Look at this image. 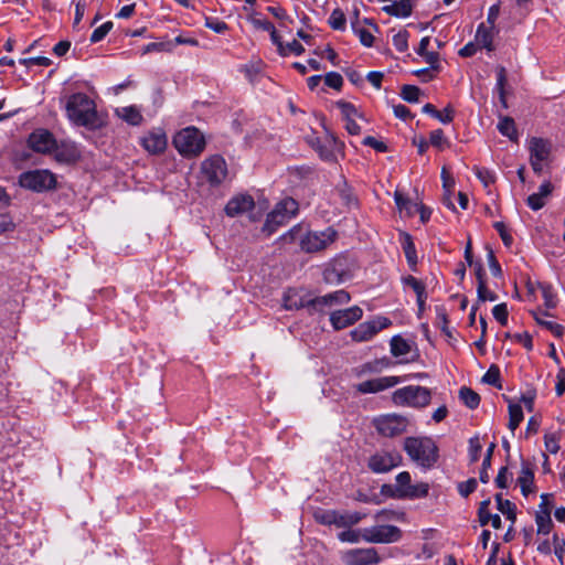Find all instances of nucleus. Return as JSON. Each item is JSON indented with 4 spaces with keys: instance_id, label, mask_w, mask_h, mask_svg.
<instances>
[{
    "instance_id": "obj_1",
    "label": "nucleus",
    "mask_w": 565,
    "mask_h": 565,
    "mask_svg": "<svg viewBox=\"0 0 565 565\" xmlns=\"http://www.w3.org/2000/svg\"><path fill=\"white\" fill-rule=\"evenodd\" d=\"M338 238V232L333 227L323 231H311L301 225H295L280 236L285 244L298 243L301 252L307 254L319 253L331 246Z\"/></svg>"
},
{
    "instance_id": "obj_2",
    "label": "nucleus",
    "mask_w": 565,
    "mask_h": 565,
    "mask_svg": "<svg viewBox=\"0 0 565 565\" xmlns=\"http://www.w3.org/2000/svg\"><path fill=\"white\" fill-rule=\"evenodd\" d=\"M64 109L67 119L76 126L89 130H98L105 126V120L98 114L95 102L84 93L67 96Z\"/></svg>"
},
{
    "instance_id": "obj_3",
    "label": "nucleus",
    "mask_w": 565,
    "mask_h": 565,
    "mask_svg": "<svg viewBox=\"0 0 565 565\" xmlns=\"http://www.w3.org/2000/svg\"><path fill=\"white\" fill-rule=\"evenodd\" d=\"M402 537V531L395 525H379L363 530H348L339 534V540L348 543H394Z\"/></svg>"
},
{
    "instance_id": "obj_4",
    "label": "nucleus",
    "mask_w": 565,
    "mask_h": 565,
    "mask_svg": "<svg viewBox=\"0 0 565 565\" xmlns=\"http://www.w3.org/2000/svg\"><path fill=\"white\" fill-rule=\"evenodd\" d=\"M404 450L413 461L424 468H430L438 459V448L428 437H407Z\"/></svg>"
},
{
    "instance_id": "obj_5",
    "label": "nucleus",
    "mask_w": 565,
    "mask_h": 565,
    "mask_svg": "<svg viewBox=\"0 0 565 565\" xmlns=\"http://www.w3.org/2000/svg\"><path fill=\"white\" fill-rule=\"evenodd\" d=\"M173 146L181 156L193 158L200 156L205 149V138L198 128L191 126L175 134Z\"/></svg>"
},
{
    "instance_id": "obj_6",
    "label": "nucleus",
    "mask_w": 565,
    "mask_h": 565,
    "mask_svg": "<svg viewBox=\"0 0 565 565\" xmlns=\"http://www.w3.org/2000/svg\"><path fill=\"white\" fill-rule=\"evenodd\" d=\"M298 212V202L291 198L280 201L275 209L267 215L263 226V232L267 235L273 234L276 230L289 221Z\"/></svg>"
},
{
    "instance_id": "obj_7",
    "label": "nucleus",
    "mask_w": 565,
    "mask_h": 565,
    "mask_svg": "<svg viewBox=\"0 0 565 565\" xmlns=\"http://www.w3.org/2000/svg\"><path fill=\"white\" fill-rule=\"evenodd\" d=\"M19 183L24 189L44 192L56 186V177L50 170L36 169L21 173Z\"/></svg>"
},
{
    "instance_id": "obj_8",
    "label": "nucleus",
    "mask_w": 565,
    "mask_h": 565,
    "mask_svg": "<svg viewBox=\"0 0 565 565\" xmlns=\"http://www.w3.org/2000/svg\"><path fill=\"white\" fill-rule=\"evenodd\" d=\"M393 401L396 405L424 407L430 402V392L423 386L409 385L396 390L393 393Z\"/></svg>"
},
{
    "instance_id": "obj_9",
    "label": "nucleus",
    "mask_w": 565,
    "mask_h": 565,
    "mask_svg": "<svg viewBox=\"0 0 565 565\" xmlns=\"http://www.w3.org/2000/svg\"><path fill=\"white\" fill-rule=\"evenodd\" d=\"M201 174L211 185H220L227 175L226 162L221 156H212L201 164Z\"/></svg>"
},
{
    "instance_id": "obj_10",
    "label": "nucleus",
    "mask_w": 565,
    "mask_h": 565,
    "mask_svg": "<svg viewBox=\"0 0 565 565\" xmlns=\"http://www.w3.org/2000/svg\"><path fill=\"white\" fill-rule=\"evenodd\" d=\"M407 425V419L396 414L382 415L374 419L376 430L385 437H394L403 434Z\"/></svg>"
},
{
    "instance_id": "obj_11",
    "label": "nucleus",
    "mask_w": 565,
    "mask_h": 565,
    "mask_svg": "<svg viewBox=\"0 0 565 565\" xmlns=\"http://www.w3.org/2000/svg\"><path fill=\"white\" fill-rule=\"evenodd\" d=\"M307 142L319 153L320 158L326 161L337 160V152H339L342 147V143L332 135H327L323 138L312 135L307 137Z\"/></svg>"
},
{
    "instance_id": "obj_12",
    "label": "nucleus",
    "mask_w": 565,
    "mask_h": 565,
    "mask_svg": "<svg viewBox=\"0 0 565 565\" xmlns=\"http://www.w3.org/2000/svg\"><path fill=\"white\" fill-rule=\"evenodd\" d=\"M402 457L396 451H377L369 458L367 467L374 473H385L399 466Z\"/></svg>"
},
{
    "instance_id": "obj_13",
    "label": "nucleus",
    "mask_w": 565,
    "mask_h": 565,
    "mask_svg": "<svg viewBox=\"0 0 565 565\" xmlns=\"http://www.w3.org/2000/svg\"><path fill=\"white\" fill-rule=\"evenodd\" d=\"M391 320L386 317H377L374 320L360 323L351 331L354 341L363 342L371 340L377 332L391 326Z\"/></svg>"
},
{
    "instance_id": "obj_14",
    "label": "nucleus",
    "mask_w": 565,
    "mask_h": 565,
    "mask_svg": "<svg viewBox=\"0 0 565 565\" xmlns=\"http://www.w3.org/2000/svg\"><path fill=\"white\" fill-rule=\"evenodd\" d=\"M28 146L35 152L50 153L56 147V139L46 129H35L28 138Z\"/></svg>"
},
{
    "instance_id": "obj_15",
    "label": "nucleus",
    "mask_w": 565,
    "mask_h": 565,
    "mask_svg": "<svg viewBox=\"0 0 565 565\" xmlns=\"http://www.w3.org/2000/svg\"><path fill=\"white\" fill-rule=\"evenodd\" d=\"M347 565H376L381 558L375 548H353L343 554Z\"/></svg>"
},
{
    "instance_id": "obj_16",
    "label": "nucleus",
    "mask_w": 565,
    "mask_h": 565,
    "mask_svg": "<svg viewBox=\"0 0 565 565\" xmlns=\"http://www.w3.org/2000/svg\"><path fill=\"white\" fill-rule=\"evenodd\" d=\"M362 316V309L359 306H353L343 310L333 311L330 315V322L335 330H341L359 321Z\"/></svg>"
},
{
    "instance_id": "obj_17",
    "label": "nucleus",
    "mask_w": 565,
    "mask_h": 565,
    "mask_svg": "<svg viewBox=\"0 0 565 565\" xmlns=\"http://www.w3.org/2000/svg\"><path fill=\"white\" fill-rule=\"evenodd\" d=\"M401 382L402 380L398 376H383L361 382L355 385V390L362 394L379 393L386 388L394 387Z\"/></svg>"
},
{
    "instance_id": "obj_18",
    "label": "nucleus",
    "mask_w": 565,
    "mask_h": 565,
    "mask_svg": "<svg viewBox=\"0 0 565 565\" xmlns=\"http://www.w3.org/2000/svg\"><path fill=\"white\" fill-rule=\"evenodd\" d=\"M140 141L145 150L151 154L163 152L168 145L167 136L160 128L148 131Z\"/></svg>"
},
{
    "instance_id": "obj_19",
    "label": "nucleus",
    "mask_w": 565,
    "mask_h": 565,
    "mask_svg": "<svg viewBox=\"0 0 565 565\" xmlns=\"http://www.w3.org/2000/svg\"><path fill=\"white\" fill-rule=\"evenodd\" d=\"M54 159L60 163L72 164L81 159V150L77 145L73 141L63 140L60 143L56 142V147L53 149Z\"/></svg>"
},
{
    "instance_id": "obj_20",
    "label": "nucleus",
    "mask_w": 565,
    "mask_h": 565,
    "mask_svg": "<svg viewBox=\"0 0 565 565\" xmlns=\"http://www.w3.org/2000/svg\"><path fill=\"white\" fill-rule=\"evenodd\" d=\"M255 205V202L250 195L247 194H241L232 198L226 206H225V213L226 215L234 217L242 213H245L249 210H252Z\"/></svg>"
},
{
    "instance_id": "obj_21",
    "label": "nucleus",
    "mask_w": 565,
    "mask_h": 565,
    "mask_svg": "<svg viewBox=\"0 0 565 565\" xmlns=\"http://www.w3.org/2000/svg\"><path fill=\"white\" fill-rule=\"evenodd\" d=\"M553 189L554 186L550 181H544L540 185L537 192L532 193L531 195L527 196V206L533 211H539L543 209L547 202V199L551 196Z\"/></svg>"
},
{
    "instance_id": "obj_22",
    "label": "nucleus",
    "mask_w": 565,
    "mask_h": 565,
    "mask_svg": "<svg viewBox=\"0 0 565 565\" xmlns=\"http://www.w3.org/2000/svg\"><path fill=\"white\" fill-rule=\"evenodd\" d=\"M343 262L344 259L341 257L335 258L329 267L326 268L323 277L328 284H341L349 277Z\"/></svg>"
},
{
    "instance_id": "obj_23",
    "label": "nucleus",
    "mask_w": 565,
    "mask_h": 565,
    "mask_svg": "<svg viewBox=\"0 0 565 565\" xmlns=\"http://www.w3.org/2000/svg\"><path fill=\"white\" fill-rule=\"evenodd\" d=\"M351 300L350 294L345 290H337L334 292L317 297L308 302L313 307H322L328 306L331 307L333 305H345Z\"/></svg>"
},
{
    "instance_id": "obj_24",
    "label": "nucleus",
    "mask_w": 565,
    "mask_h": 565,
    "mask_svg": "<svg viewBox=\"0 0 565 565\" xmlns=\"http://www.w3.org/2000/svg\"><path fill=\"white\" fill-rule=\"evenodd\" d=\"M530 160L547 161L550 157V143L537 137H533L529 143Z\"/></svg>"
},
{
    "instance_id": "obj_25",
    "label": "nucleus",
    "mask_w": 565,
    "mask_h": 565,
    "mask_svg": "<svg viewBox=\"0 0 565 565\" xmlns=\"http://www.w3.org/2000/svg\"><path fill=\"white\" fill-rule=\"evenodd\" d=\"M490 505V499L483 500L480 502L479 509H478V518L479 522L482 526L487 525L489 522H491V525L499 530L501 527V518L499 514H491L489 511Z\"/></svg>"
},
{
    "instance_id": "obj_26",
    "label": "nucleus",
    "mask_w": 565,
    "mask_h": 565,
    "mask_svg": "<svg viewBox=\"0 0 565 565\" xmlns=\"http://www.w3.org/2000/svg\"><path fill=\"white\" fill-rule=\"evenodd\" d=\"M412 9L411 0H398L382 8V10L388 15L397 18L409 17L412 14Z\"/></svg>"
},
{
    "instance_id": "obj_27",
    "label": "nucleus",
    "mask_w": 565,
    "mask_h": 565,
    "mask_svg": "<svg viewBox=\"0 0 565 565\" xmlns=\"http://www.w3.org/2000/svg\"><path fill=\"white\" fill-rule=\"evenodd\" d=\"M116 115L120 119L132 126H139L143 120L140 109L134 105L117 108Z\"/></svg>"
},
{
    "instance_id": "obj_28",
    "label": "nucleus",
    "mask_w": 565,
    "mask_h": 565,
    "mask_svg": "<svg viewBox=\"0 0 565 565\" xmlns=\"http://www.w3.org/2000/svg\"><path fill=\"white\" fill-rule=\"evenodd\" d=\"M532 315L540 326L550 330L554 335L561 337L563 334L564 328L561 324L556 323L555 321L547 320V317H550L547 311L537 310L533 311Z\"/></svg>"
},
{
    "instance_id": "obj_29",
    "label": "nucleus",
    "mask_w": 565,
    "mask_h": 565,
    "mask_svg": "<svg viewBox=\"0 0 565 565\" xmlns=\"http://www.w3.org/2000/svg\"><path fill=\"white\" fill-rule=\"evenodd\" d=\"M493 28L481 23L476 32V43L488 51H493Z\"/></svg>"
},
{
    "instance_id": "obj_30",
    "label": "nucleus",
    "mask_w": 565,
    "mask_h": 565,
    "mask_svg": "<svg viewBox=\"0 0 565 565\" xmlns=\"http://www.w3.org/2000/svg\"><path fill=\"white\" fill-rule=\"evenodd\" d=\"M401 244L409 267L415 270L417 265V254L412 236L403 233Z\"/></svg>"
},
{
    "instance_id": "obj_31",
    "label": "nucleus",
    "mask_w": 565,
    "mask_h": 565,
    "mask_svg": "<svg viewBox=\"0 0 565 565\" xmlns=\"http://www.w3.org/2000/svg\"><path fill=\"white\" fill-rule=\"evenodd\" d=\"M430 43V39L428 36H425L420 40L419 42V46L418 49L416 50V53L418 55H420L422 57H424L425 62L427 64H429L433 70H438L439 65H438V54L435 53V52H429L427 50L428 45Z\"/></svg>"
},
{
    "instance_id": "obj_32",
    "label": "nucleus",
    "mask_w": 565,
    "mask_h": 565,
    "mask_svg": "<svg viewBox=\"0 0 565 565\" xmlns=\"http://www.w3.org/2000/svg\"><path fill=\"white\" fill-rule=\"evenodd\" d=\"M498 130L504 137H508L511 141H518V130L514 120L509 116L500 117L498 122Z\"/></svg>"
},
{
    "instance_id": "obj_33",
    "label": "nucleus",
    "mask_w": 565,
    "mask_h": 565,
    "mask_svg": "<svg viewBox=\"0 0 565 565\" xmlns=\"http://www.w3.org/2000/svg\"><path fill=\"white\" fill-rule=\"evenodd\" d=\"M497 74V84L495 89L499 94V99L503 108H508L507 97H505V85H507V70L504 66H497L495 68Z\"/></svg>"
},
{
    "instance_id": "obj_34",
    "label": "nucleus",
    "mask_w": 565,
    "mask_h": 565,
    "mask_svg": "<svg viewBox=\"0 0 565 565\" xmlns=\"http://www.w3.org/2000/svg\"><path fill=\"white\" fill-rule=\"evenodd\" d=\"M423 111L425 114H428V115L435 117L443 124H449L454 119V110L450 107H446L444 110L440 111V110H437L434 105L426 104L423 107Z\"/></svg>"
},
{
    "instance_id": "obj_35",
    "label": "nucleus",
    "mask_w": 565,
    "mask_h": 565,
    "mask_svg": "<svg viewBox=\"0 0 565 565\" xmlns=\"http://www.w3.org/2000/svg\"><path fill=\"white\" fill-rule=\"evenodd\" d=\"M459 398L470 409H476L480 404V396L477 392L469 387H461L459 391Z\"/></svg>"
},
{
    "instance_id": "obj_36",
    "label": "nucleus",
    "mask_w": 565,
    "mask_h": 565,
    "mask_svg": "<svg viewBox=\"0 0 565 565\" xmlns=\"http://www.w3.org/2000/svg\"><path fill=\"white\" fill-rule=\"evenodd\" d=\"M395 203L401 212H405L406 215L411 216L415 214L418 210V204L412 202L407 198H405L401 192L396 191L394 193Z\"/></svg>"
},
{
    "instance_id": "obj_37",
    "label": "nucleus",
    "mask_w": 565,
    "mask_h": 565,
    "mask_svg": "<svg viewBox=\"0 0 565 565\" xmlns=\"http://www.w3.org/2000/svg\"><path fill=\"white\" fill-rule=\"evenodd\" d=\"M533 481H534L533 471L531 470L530 467L523 466L521 473L518 478V482H519L522 493L524 495H527V493L532 491Z\"/></svg>"
},
{
    "instance_id": "obj_38",
    "label": "nucleus",
    "mask_w": 565,
    "mask_h": 565,
    "mask_svg": "<svg viewBox=\"0 0 565 565\" xmlns=\"http://www.w3.org/2000/svg\"><path fill=\"white\" fill-rule=\"evenodd\" d=\"M402 282L405 287H409L416 294V298H427L425 284L414 276H405L402 278Z\"/></svg>"
},
{
    "instance_id": "obj_39",
    "label": "nucleus",
    "mask_w": 565,
    "mask_h": 565,
    "mask_svg": "<svg viewBox=\"0 0 565 565\" xmlns=\"http://www.w3.org/2000/svg\"><path fill=\"white\" fill-rule=\"evenodd\" d=\"M391 353L394 356L406 355L411 351V344L401 335H394L390 342Z\"/></svg>"
},
{
    "instance_id": "obj_40",
    "label": "nucleus",
    "mask_w": 565,
    "mask_h": 565,
    "mask_svg": "<svg viewBox=\"0 0 565 565\" xmlns=\"http://www.w3.org/2000/svg\"><path fill=\"white\" fill-rule=\"evenodd\" d=\"M522 420L523 412L521 405L509 402V429L514 431Z\"/></svg>"
},
{
    "instance_id": "obj_41",
    "label": "nucleus",
    "mask_w": 565,
    "mask_h": 565,
    "mask_svg": "<svg viewBox=\"0 0 565 565\" xmlns=\"http://www.w3.org/2000/svg\"><path fill=\"white\" fill-rule=\"evenodd\" d=\"M494 498L497 501L498 510L509 520H511L512 523H514L516 519L515 505L511 501L504 500L501 493L495 494Z\"/></svg>"
},
{
    "instance_id": "obj_42",
    "label": "nucleus",
    "mask_w": 565,
    "mask_h": 565,
    "mask_svg": "<svg viewBox=\"0 0 565 565\" xmlns=\"http://www.w3.org/2000/svg\"><path fill=\"white\" fill-rule=\"evenodd\" d=\"M535 522L537 525L539 534L546 535L551 532L553 522H552L550 512H546V510L536 512Z\"/></svg>"
},
{
    "instance_id": "obj_43",
    "label": "nucleus",
    "mask_w": 565,
    "mask_h": 565,
    "mask_svg": "<svg viewBox=\"0 0 565 565\" xmlns=\"http://www.w3.org/2000/svg\"><path fill=\"white\" fill-rule=\"evenodd\" d=\"M365 516H366V513H361V512H347L343 514H338L337 525L350 527V526L358 524Z\"/></svg>"
},
{
    "instance_id": "obj_44",
    "label": "nucleus",
    "mask_w": 565,
    "mask_h": 565,
    "mask_svg": "<svg viewBox=\"0 0 565 565\" xmlns=\"http://www.w3.org/2000/svg\"><path fill=\"white\" fill-rule=\"evenodd\" d=\"M428 483L418 482L416 484H411V487L404 492V497L409 499L425 498L428 494Z\"/></svg>"
},
{
    "instance_id": "obj_45",
    "label": "nucleus",
    "mask_w": 565,
    "mask_h": 565,
    "mask_svg": "<svg viewBox=\"0 0 565 565\" xmlns=\"http://www.w3.org/2000/svg\"><path fill=\"white\" fill-rule=\"evenodd\" d=\"M494 448H495V444L491 443L489 445V447L487 449V454L483 458L482 469H481L480 476H479V479L482 483H487L489 481L488 469L491 467V458H492Z\"/></svg>"
},
{
    "instance_id": "obj_46",
    "label": "nucleus",
    "mask_w": 565,
    "mask_h": 565,
    "mask_svg": "<svg viewBox=\"0 0 565 565\" xmlns=\"http://www.w3.org/2000/svg\"><path fill=\"white\" fill-rule=\"evenodd\" d=\"M429 145L437 148L438 150H444L446 147H448L449 142L441 129H435L429 135Z\"/></svg>"
},
{
    "instance_id": "obj_47",
    "label": "nucleus",
    "mask_w": 565,
    "mask_h": 565,
    "mask_svg": "<svg viewBox=\"0 0 565 565\" xmlns=\"http://www.w3.org/2000/svg\"><path fill=\"white\" fill-rule=\"evenodd\" d=\"M345 15L342 10L334 9L329 17V24L333 30H344Z\"/></svg>"
},
{
    "instance_id": "obj_48",
    "label": "nucleus",
    "mask_w": 565,
    "mask_h": 565,
    "mask_svg": "<svg viewBox=\"0 0 565 565\" xmlns=\"http://www.w3.org/2000/svg\"><path fill=\"white\" fill-rule=\"evenodd\" d=\"M482 381L487 384L495 387H501L500 384V369L498 365L492 364L482 377Z\"/></svg>"
},
{
    "instance_id": "obj_49",
    "label": "nucleus",
    "mask_w": 565,
    "mask_h": 565,
    "mask_svg": "<svg viewBox=\"0 0 565 565\" xmlns=\"http://www.w3.org/2000/svg\"><path fill=\"white\" fill-rule=\"evenodd\" d=\"M473 170L477 178L483 183L484 186H489L495 182V174L493 171L479 167H476Z\"/></svg>"
},
{
    "instance_id": "obj_50",
    "label": "nucleus",
    "mask_w": 565,
    "mask_h": 565,
    "mask_svg": "<svg viewBox=\"0 0 565 565\" xmlns=\"http://www.w3.org/2000/svg\"><path fill=\"white\" fill-rule=\"evenodd\" d=\"M420 89L414 85H404L402 87L401 96L408 103H416L419 99Z\"/></svg>"
},
{
    "instance_id": "obj_51",
    "label": "nucleus",
    "mask_w": 565,
    "mask_h": 565,
    "mask_svg": "<svg viewBox=\"0 0 565 565\" xmlns=\"http://www.w3.org/2000/svg\"><path fill=\"white\" fill-rule=\"evenodd\" d=\"M335 105L340 109L344 120H348L349 118H354L358 115L356 108L351 103L339 100L335 103Z\"/></svg>"
},
{
    "instance_id": "obj_52",
    "label": "nucleus",
    "mask_w": 565,
    "mask_h": 565,
    "mask_svg": "<svg viewBox=\"0 0 565 565\" xmlns=\"http://www.w3.org/2000/svg\"><path fill=\"white\" fill-rule=\"evenodd\" d=\"M113 25L114 24L111 21H107L104 24H102L100 26H98L97 29H95L90 35V42L97 43V42L102 41L108 34V32L113 29Z\"/></svg>"
},
{
    "instance_id": "obj_53",
    "label": "nucleus",
    "mask_w": 565,
    "mask_h": 565,
    "mask_svg": "<svg viewBox=\"0 0 565 565\" xmlns=\"http://www.w3.org/2000/svg\"><path fill=\"white\" fill-rule=\"evenodd\" d=\"M411 475L407 471L399 472L396 476V489L401 497H404V492L411 487Z\"/></svg>"
},
{
    "instance_id": "obj_54",
    "label": "nucleus",
    "mask_w": 565,
    "mask_h": 565,
    "mask_svg": "<svg viewBox=\"0 0 565 565\" xmlns=\"http://www.w3.org/2000/svg\"><path fill=\"white\" fill-rule=\"evenodd\" d=\"M324 83L327 86L340 90L343 85V78L337 72H329L324 75Z\"/></svg>"
},
{
    "instance_id": "obj_55",
    "label": "nucleus",
    "mask_w": 565,
    "mask_h": 565,
    "mask_svg": "<svg viewBox=\"0 0 565 565\" xmlns=\"http://www.w3.org/2000/svg\"><path fill=\"white\" fill-rule=\"evenodd\" d=\"M492 315L494 319L501 324L507 326L508 323V307L505 303H499L493 307Z\"/></svg>"
},
{
    "instance_id": "obj_56",
    "label": "nucleus",
    "mask_w": 565,
    "mask_h": 565,
    "mask_svg": "<svg viewBox=\"0 0 565 565\" xmlns=\"http://www.w3.org/2000/svg\"><path fill=\"white\" fill-rule=\"evenodd\" d=\"M393 44L398 52H405L408 47V33L401 31L393 36Z\"/></svg>"
},
{
    "instance_id": "obj_57",
    "label": "nucleus",
    "mask_w": 565,
    "mask_h": 565,
    "mask_svg": "<svg viewBox=\"0 0 565 565\" xmlns=\"http://www.w3.org/2000/svg\"><path fill=\"white\" fill-rule=\"evenodd\" d=\"M481 449L482 446L478 436L469 439V456L471 462H476L479 459Z\"/></svg>"
},
{
    "instance_id": "obj_58",
    "label": "nucleus",
    "mask_w": 565,
    "mask_h": 565,
    "mask_svg": "<svg viewBox=\"0 0 565 565\" xmlns=\"http://www.w3.org/2000/svg\"><path fill=\"white\" fill-rule=\"evenodd\" d=\"M294 296H296V292L294 290H288L284 297V307L287 310L299 309L305 307V302L302 300H295Z\"/></svg>"
},
{
    "instance_id": "obj_59",
    "label": "nucleus",
    "mask_w": 565,
    "mask_h": 565,
    "mask_svg": "<svg viewBox=\"0 0 565 565\" xmlns=\"http://www.w3.org/2000/svg\"><path fill=\"white\" fill-rule=\"evenodd\" d=\"M477 292H478V299L480 301L497 300V295L487 288L486 281H480V284H478Z\"/></svg>"
},
{
    "instance_id": "obj_60",
    "label": "nucleus",
    "mask_w": 565,
    "mask_h": 565,
    "mask_svg": "<svg viewBox=\"0 0 565 565\" xmlns=\"http://www.w3.org/2000/svg\"><path fill=\"white\" fill-rule=\"evenodd\" d=\"M352 28L363 45L372 46L374 38L370 31L364 28H358L355 24H352Z\"/></svg>"
},
{
    "instance_id": "obj_61",
    "label": "nucleus",
    "mask_w": 565,
    "mask_h": 565,
    "mask_svg": "<svg viewBox=\"0 0 565 565\" xmlns=\"http://www.w3.org/2000/svg\"><path fill=\"white\" fill-rule=\"evenodd\" d=\"M487 259H488V264H489L491 274L494 277H500L502 275V269H501V266H500L499 262L497 260L492 249H489Z\"/></svg>"
},
{
    "instance_id": "obj_62",
    "label": "nucleus",
    "mask_w": 565,
    "mask_h": 565,
    "mask_svg": "<svg viewBox=\"0 0 565 565\" xmlns=\"http://www.w3.org/2000/svg\"><path fill=\"white\" fill-rule=\"evenodd\" d=\"M477 488V480L471 478L465 482L459 483L458 491L463 497L467 498Z\"/></svg>"
},
{
    "instance_id": "obj_63",
    "label": "nucleus",
    "mask_w": 565,
    "mask_h": 565,
    "mask_svg": "<svg viewBox=\"0 0 565 565\" xmlns=\"http://www.w3.org/2000/svg\"><path fill=\"white\" fill-rule=\"evenodd\" d=\"M205 26L220 34L224 33L228 29L225 22L212 18L205 19Z\"/></svg>"
},
{
    "instance_id": "obj_64",
    "label": "nucleus",
    "mask_w": 565,
    "mask_h": 565,
    "mask_svg": "<svg viewBox=\"0 0 565 565\" xmlns=\"http://www.w3.org/2000/svg\"><path fill=\"white\" fill-rule=\"evenodd\" d=\"M20 63L25 66H31V65L50 66L52 64V61L45 56H36V57H30V58H22V60H20Z\"/></svg>"
}]
</instances>
